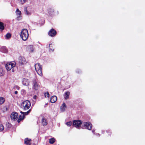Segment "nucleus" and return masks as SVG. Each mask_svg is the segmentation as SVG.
I'll use <instances>...</instances> for the list:
<instances>
[{"label":"nucleus","instance_id":"nucleus-18","mask_svg":"<svg viewBox=\"0 0 145 145\" xmlns=\"http://www.w3.org/2000/svg\"><path fill=\"white\" fill-rule=\"evenodd\" d=\"M42 123L43 126L46 125L47 124L46 120L44 117L42 118Z\"/></svg>","mask_w":145,"mask_h":145},{"label":"nucleus","instance_id":"nucleus-33","mask_svg":"<svg viewBox=\"0 0 145 145\" xmlns=\"http://www.w3.org/2000/svg\"><path fill=\"white\" fill-rule=\"evenodd\" d=\"M15 88H16L17 89L19 90L20 88L18 86H15Z\"/></svg>","mask_w":145,"mask_h":145},{"label":"nucleus","instance_id":"nucleus-34","mask_svg":"<svg viewBox=\"0 0 145 145\" xmlns=\"http://www.w3.org/2000/svg\"><path fill=\"white\" fill-rule=\"evenodd\" d=\"M12 70H11V71H12V72H14V68H12Z\"/></svg>","mask_w":145,"mask_h":145},{"label":"nucleus","instance_id":"nucleus-37","mask_svg":"<svg viewBox=\"0 0 145 145\" xmlns=\"http://www.w3.org/2000/svg\"><path fill=\"white\" fill-rule=\"evenodd\" d=\"M8 125H9V126H11V124H10L9 123H8Z\"/></svg>","mask_w":145,"mask_h":145},{"label":"nucleus","instance_id":"nucleus-32","mask_svg":"<svg viewBox=\"0 0 145 145\" xmlns=\"http://www.w3.org/2000/svg\"><path fill=\"white\" fill-rule=\"evenodd\" d=\"M27 0H20V1L22 4H23L27 1Z\"/></svg>","mask_w":145,"mask_h":145},{"label":"nucleus","instance_id":"nucleus-10","mask_svg":"<svg viewBox=\"0 0 145 145\" xmlns=\"http://www.w3.org/2000/svg\"><path fill=\"white\" fill-rule=\"evenodd\" d=\"M10 117L12 120H16L18 117V114L16 112H13L11 114Z\"/></svg>","mask_w":145,"mask_h":145},{"label":"nucleus","instance_id":"nucleus-2","mask_svg":"<svg viewBox=\"0 0 145 145\" xmlns=\"http://www.w3.org/2000/svg\"><path fill=\"white\" fill-rule=\"evenodd\" d=\"M35 70L37 74L40 76L42 75V66L39 63H37L35 65Z\"/></svg>","mask_w":145,"mask_h":145},{"label":"nucleus","instance_id":"nucleus-24","mask_svg":"<svg viewBox=\"0 0 145 145\" xmlns=\"http://www.w3.org/2000/svg\"><path fill=\"white\" fill-rule=\"evenodd\" d=\"M5 99L3 97L0 98V105L3 104L5 102Z\"/></svg>","mask_w":145,"mask_h":145},{"label":"nucleus","instance_id":"nucleus-22","mask_svg":"<svg viewBox=\"0 0 145 145\" xmlns=\"http://www.w3.org/2000/svg\"><path fill=\"white\" fill-rule=\"evenodd\" d=\"M4 29V27L3 25V23L0 22V29L3 30Z\"/></svg>","mask_w":145,"mask_h":145},{"label":"nucleus","instance_id":"nucleus-9","mask_svg":"<svg viewBox=\"0 0 145 145\" xmlns=\"http://www.w3.org/2000/svg\"><path fill=\"white\" fill-rule=\"evenodd\" d=\"M83 124L84 126L86 127V129L89 130H91L92 125L89 122H84L83 123Z\"/></svg>","mask_w":145,"mask_h":145},{"label":"nucleus","instance_id":"nucleus-7","mask_svg":"<svg viewBox=\"0 0 145 145\" xmlns=\"http://www.w3.org/2000/svg\"><path fill=\"white\" fill-rule=\"evenodd\" d=\"M82 122L80 120H74L73 121V125L75 127L78 128L80 127V125Z\"/></svg>","mask_w":145,"mask_h":145},{"label":"nucleus","instance_id":"nucleus-20","mask_svg":"<svg viewBox=\"0 0 145 145\" xmlns=\"http://www.w3.org/2000/svg\"><path fill=\"white\" fill-rule=\"evenodd\" d=\"M24 116L23 114L22 115H20L19 118L18 120V121L19 123L21 120H23L24 118Z\"/></svg>","mask_w":145,"mask_h":145},{"label":"nucleus","instance_id":"nucleus-13","mask_svg":"<svg viewBox=\"0 0 145 145\" xmlns=\"http://www.w3.org/2000/svg\"><path fill=\"white\" fill-rule=\"evenodd\" d=\"M57 100V97L56 96H52L50 99V102L52 103H54Z\"/></svg>","mask_w":145,"mask_h":145},{"label":"nucleus","instance_id":"nucleus-14","mask_svg":"<svg viewBox=\"0 0 145 145\" xmlns=\"http://www.w3.org/2000/svg\"><path fill=\"white\" fill-rule=\"evenodd\" d=\"M27 50L30 52H33L34 50V48L33 46L31 45L28 46L27 47Z\"/></svg>","mask_w":145,"mask_h":145},{"label":"nucleus","instance_id":"nucleus-1","mask_svg":"<svg viewBox=\"0 0 145 145\" xmlns=\"http://www.w3.org/2000/svg\"><path fill=\"white\" fill-rule=\"evenodd\" d=\"M20 35L21 37L23 40H26L29 37L28 31L26 29H22L21 31Z\"/></svg>","mask_w":145,"mask_h":145},{"label":"nucleus","instance_id":"nucleus-16","mask_svg":"<svg viewBox=\"0 0 145 145\" xmlns=\"http://www.w3.org/2000/svg\"><path fill=\"white\" fill-rule=\"evenodd\" d=\"M66 108V106L65 103H63L62 105L61 106L60 110L61 111L64 112L65 111Z\"/></svg>","mask_w":145,"mask_h":145},{"label":"nucleus","instance_id":"nucleus-29","mask_svg":"<svg viewBox=\"0 0 145 145\" xmlns=\"http://www.w3.org/2000/svg\"><path fill=\"white\" fill-rule=\"evenodd\" d=\"M4 129V127L2 124H0V131H2Z\"/></svg>","mask_w":145,"mask_h":145},{"label":"nucleus","instance_id":"nucleus-11","mask_svg":"<svg viewBox=\"0 0 145 145\" xmlns=\"http://www.w3.org/2000/svg\"><path fill=\"white\" fill-rule=\"evenodd\" d=\"M48 35L51 37H54L56 34V31L54 29H51L48 32Z\"/></svg>","mask_w":145,"mask_h":145},{"label":"nucleus","instance_id":"nucleus-31","mask_svg":"<svg viewBox=\"0 0 145 145\" xmlns=\"http://www.w3.org/2000/svg\"><path fill=\"white\" fill-rule=\"evenodd\" d=\"M72 124V122L71 121H69L67 122L66 124L68 126H70Z\"/></svg>","mask_w":145,"mask_h":145},{"label":"nucleus","instance_id":"nucleus-15","mask_svg":"<svg viewBox=\"0 0 145 145\" xmlns=\"http://www.w3.org/2000/svg\"><path fill=\"white\" fill-rule=\"evenodd\" d=\"M24 142L27 145H30L31 143V140L30 139L26 138L25 139Z\"/></svg>","mask_w":145,"mask_h":145},{"label":"nucleus","instance_id":"nucleus-5","mask_svg":"<svg viewBox=\"0 0 145 145\" xmlns=\"http://www.w3.org/2000/svg\"><path fill=\"white\" fill-rule=\"evenodd\" d=\"M33 88L35 90H38L40 86L35 79H33L32 81Z\"/></svg>","mask_w":145,"mask_h":145},{"label":"nucleus","instance_id":"nucleus-25","mask_svg":"<svg viewBox=\"0 0 145 145\" xmlns=\"http://www.w3.org/2000/svg\"><path fill=\"white\" fill-rule=\"evenodd\" d=\"M1 51L4 53H6L7 52V50L5 47H3L1 48Z\"/></svg>","mask_w":145,"mask_h":145},{"label":"nucleus","instance_id":"nucleus-12","mask_svg":"<svg viewBox=\"0 0 145 145\" xmlns=\"http://www.w3.org/2000/svg\"><path fill=\"white\" fill-rule=\"evenodd\" d=\"M16 13L17 15H19V16L17 17V20H20L21 18V16H20L21 14V12L18 8L16 9Z\"/></svg>","mask_w":145,"mask_h":145},{"label":"nucleus","instance_id":"nucleus-38","mask_svg":"<svg viewBox=\"0 0 145 145\" xmlns=\"http://www.w3.org/2000/svg\"><path fill=\"white\" fill-rule=\"evenodd\" d=\"M94 131H94V130H92V132L93 133H94Z\"/></svg>","mask_w":145,"mask_h":145},{"label":"nucleus","instance_id":"nucleus-23","mask_svg":"<svg viewBox=\"0 0 145 145\" xmlns=\"http://www.w3.org/2000/svg\"><path fill=\"white\" fill-rule=\"evenodd\" d=\"M55 141V139L54 138H52L49 139V142L50 144H53Z\"/></svg>","mask_w":145,"mask_h":145},{"label":"nucleus","instance_id":"nucleus-30","mask_svg":"<svg viewBox=\"0 0 145 145\" xmlns=\"http://www.w3.org/2000/svg\"><path fill=\"white\" fill-rule=\"evenodd\" d=\"M45 97H49V94L48 92H47L44 93Z\"/></svg>","mask_w":145,"mask_h":145},{"label":"nucleus","instance_id":"nucleus-35","mask_svg":"<svg viewBox=\"0 0 145 145\" xmlns=\"http://www.w3.org/2000/svg\"><path fill=\"white\" fill-rule=\"evenodd\" d=\"M14 93L16 94L18 93V91H15L14 92Z\"/></svg>","mask_w":145,"mask_h":145},{"label":"nucleus","instance_id":"nucleus-27","mask_svg":"<svg viewBox=\"0 0 145 145\" xmlns=\"http://www.w3.org/2000/svg\"><path fill=\"white\" fill-rule=\"evenodd\" d=\"M49 47H50V51L53 52L54 50V49L52 48V46L51 44H49Z\"/></svg>","mask_w":145,"mask_h":145},{"label":"nucleus","instance_id":"nucleus-3","mask_svg":"<svg viewBox=\"0 0 145 145\" xmlns=\"http://www.w3.org/2000/svg\"><path fill=\"white\" fill-rule=\"evenodd\" d=\"M16 64V63L14 62L7 63L5 66L7 70L10 71L15 67Z\"/></svg>","mask_w":145,"mask_h":145},{"label":"nucleus","instance_id":"nucleus-19","mask_svg":"<svg viewBox=\"0 0 145 145\" xmlns=\"http://www.w3.org/2000/svg\"><path fill=\"white\" fill-rule=\"evenodd\" d=\"M70 93L69 91L65 92L64 95V97L66 99H67L69 97Z\"/></svg>","mask_w":145,"mask_h":145},{"label":"nucleus","instance_id":"nucleus-28","mask_svg":"<svg viewBox=\"0 0 145 145\" xmlns=\"http://www.w3.org/2000/svg\"><path fill=\"white\" fill-rule=\"evenodd\" d=\"M11 37V35L9 33H7L6 35V39H8L10 38Z\"/></svg>","mask_w":145,"mask_h":145},{"label":"nucleus","instance_id":"nucleus-36","mask_svg":"<svg viewBox=\"0 0 145 145\" xmlns=\"http://www.w3.org/2000/svg\"><path fill=\"white\" fill-rule=\"evenodd\" d=\"M36 96H34V97H33L34 99H35L36 98Z\"/></svg>","mask_w":145,"mask_h":145},{"label":"nucleus","instance_id":"nucleus-26","mask_svg":"<svg viewBox=\"0 0 145 145\" xmlns=\"http://www.w3.org/2000/svg\"><path fill=\"white\" fill-rule=\"evenodd\" d=\"M30 111H31V110H29L28 111H27V112H24L22 111H21L20 112L22 114H24V115H27L30 112Z\"/></svg>","mask_w":145,"mask_h":145},{"label":"nucleus","instance_id":"nucleus-8","mask_svg":"<svg viewBox=\"0 0 145 145\" xmlns=\"http://www.w3.org/2000/svg\"><path fill=\"white\" fill-rule=\"evenodd\" d=\"M18 60L19 63L20 65L24 64L26 63L25 59L23 57H19L18 58Z\"/></svg>","mask_w":145,"mask_h":145},{"label":"nucleus","instance_id":"nucleus-21","mask_svg":"<svg viewBox=\"0 0 145 145\" xmlns=\"http://www.w3.org/2000/svg\"><path fill=\"white\" fill-rule=\"evenodd\" d=\"M4 74V72L3 71V69L0 68V77L3 76Z\"/></svg>","mask_w":145,"mask_h":145},{"label":"nucleus","instance_id":"nucleus-17","mask_svg":"<svg viewBox=\"0 0 145 145\" xmlns=\"http://www.w3.org/2000/svg\"><path fill=\"white\" fill-rule=\"evenodd\" d=\"M24 12L25 14L27 15H30L31 13L30 11H29L27 10V8L25 7L24 9Z\"/></svg>","mask_w":145,"mask_h":145},{"label":"nucleus","instance_id":"nucleus-4","mask_svg":"<svg viewBox=\"0 0 145 145\" xmlns=\"http://www.w3.org/2000/svg\"><path fill=\"white\" fill-rule=\"evenodd\" d=\"M22 106H23L24 110H27L29 109L31 103L29 101L27 100L23 102L22 103Z\"/></svg>","mask_w":145,"mask_h":145},{"label":"nucleus","instance_id":"nucleus-6","mask_svg":"<svg viewBox=\"0 0 145 145\" xmlns=\"http://www.w3.org/2000/svg\"><path fill=\"white\" fill-rule=\"evenodd\" d=\"M22 82L23 85L28 86L30 84V82L29 80L25 78H23L22 79Z\"/></svg>","mask_w":145,"mask_h":145}]
</instances>
